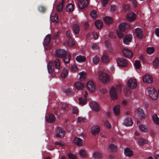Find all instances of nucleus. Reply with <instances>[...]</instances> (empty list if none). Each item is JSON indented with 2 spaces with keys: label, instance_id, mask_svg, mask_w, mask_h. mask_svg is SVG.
I'll list each match as a JSON object with an SVG mask.
<instances>
[{
  "label": "nucleus",
  "instance_id": "bb28decb",
  "mask_svg": "<svg viewBox=\"0 0 159 159\" xmlns=\"http://www.w3.org/2000/svg\"><path fill=\"white\" fill-rule=\"evenodd\" d=\"M51 39L50 34L47 35L44 39L43 44L46 45H48L50 43Z\"/></svg>",
  "mask_w": 159,
  "mask_h": 159
},
{
  "label": "nucleus",
  "instance_id": "4be33fe9",
  "mask_svg": "<svg viewBox=\"0 0 159 159\" xmlns=\"http://www.w3.org/2000/svg\"><path fill=\"white\" fill-rule=\"evenodd\" d=\"M63 57L64 62L66 64L68 63L70 59V55L68 53H66Z\"/></svg>",
  "mask_w": 159,
  "mask_h": 159
},
{
  "label": "nucleus",
  "instance_id": "338daca9",
  "mask_svg": "<svg viewBox=\"0 0 159 159\" xmlns=\"http://www.w3.org/2000/svg\"><path fill=\"white\" fill-rule=\"evenodd\" d=\"M62 108L64 110H67L68 109V107L67 105H63Z\"/></svg>",
  "mask_w": 159,
  "mask_h": 159
},
{
  "label": "nucleus",
  "instance_id": "f03ea898",
  "mask_svg": "<svg viewBox=\"0 0 159 159\" xmlns=\"http://www.w3.org/2000/svg\"><path fill=\"white\" fill-rule=\"evenodd\" d=\"M122 86L121 84H118L116 85V89H115L113 87L111 88L110 90V94L111 98L114 100H116L117 98V95L116 91L120 92Z\"/></svg>",
  "mask_w": 159,
  "mask_h": 159
},
{
  "label": "nucleus",
  "instance_id": "9d476101",
  "mask_svg": "<svg viewBox=\"0 0 159 159\" xmlns=\"http://www.w3.org/2000/svg\"><path fill=\"white\" fill-rule=\"evenodd\" d=\"M122 52L124 56L126 57L130 58L133 56V53L130 50L126 48H124L122 50Z\"/></svg>",
  "mask_w": 159,
  "mask_h": 159
},
{
  "label": "nucleus",
  "instance_id": "cd10ccee",
  "mask_svg": "<svg viewBox=\"0 0 159 159\" xmlns=\"http://www.w3.org/2000/svg\"><path fill=\"white\" fill-rule=\"evenodd\" d=\"M72 30L75 34L79 33L80 31L79 25L77 24H74L73 25Z\"/></svg>",
  "mask_w": 159,
  "mask_h": 159
},
{
  "label": "nucleus",
  "instance_id": "4468645a",
  "mask_svg": "<svg viewBox=\"0 0 159 159\" xmlns=\"http://www.w3.org/2000/svg\"><path fill=\"white\" fill-rule=\"evenodd\" d=\"M143 80L144 82L151 83L153 81V79L151 76L149 75H146L143 78Z\"/></svg>",
  "mask_w": 159,
  "mask_h": 159
},
{
  "label": "nucleus",
  "instance_id": "864d4df0",
  "mask_svg": "<svg viewBox=\"0 0 159 159\" xmlns=\"http://www.w3.org/2000/svg\"><path fill=\"white\" fill-rule=\"evenodd\" d=\"M39 10L41 12H44L46 10V8L44 6H41L39 7Z\"/></svg>",
  "mask_w": 159,
  "mask_h": 159
},
{
  "label": "nucleus",
  "instance_id": "3c124183",
  "mask_svg": "<svg viewBox=\"0 0 159 159\" xmlns=\"http://www.w3.org/2000/svg\"><path fill=\"white\" fill-rule=\"evenodd\" d=\"M78 121L79 122H84L87 121V119L83 117H79L78 118Z\"/></svg>",
  "mask_w": 159,
  "mask_h": 159
},
{
  "label": "nucleus",
  "instance_id": "bf43d9fd",
  "mask_svg": "<svg viewBox=\"0 0 159 159\" xmlns=\"http://www.w3.org/2000/svg\"><path fill=\"white\" fill-rule=\"evenodd\" d=\"M92 34L95 39H96L98 38V35L96 32H93L92 33Z\"/></svg>",
  "mask_w": 159,
  "mask_h": 159
},
{
  "label": "nucleus",
  "instance_id": "a211bd4d",
  "mask_svg": "<svg viewBox=\"0 0 159 159\" xmlns=\"http://www.w3.org/2000/svg\"><path fill=\"white\" fill-rule=\"evenodd\" d=\"M73 142L77 146H81L83 144V141L82 139L77 137L74 138Z\"/></svg>",
  "mask_w": 159,
  "mask_h": 159
},
{
  "label": "nucleus",
  "instance_id": "0eeeda50",
  "mask_svg": "<svg viewBox=\"0 0 159 159\" xmlns=\"http://www.w3.org/2000/svg\"><path fill=\"white\" fill-rule=\"evenodd\" d=\"M117 65L119 66L124 67L126 66L127 63V60L122 58H119L116 60Z\"/></svg>",
  "mask_w": 159,
  "mask_h": 159
},
{
  "label": "nucleus",
  "instance_id": "5fc2aeb1",
  "mask_svg": "<svg viewBox=\"0 0 159 159\" xmlns=\"http://www.w3.org/2000/svg\"><path fill=\"white\" fill-rule=\"evenodd\" d=\"M108 3V0H102L101 4L103 7H105Z\"/></svg>",
  "mask_w": 159,
  "mask_h": 159
},
{
  "label": "nucleus",
  "instance_id": "6e6552de",
  "mask_svg": "<svg viewBox=\"0 0 159 159\" xmlns=\"http://www.w3.org/2000/svg\"><path fill=\"white\" fill-rule=\"evenodd\" d=\"M66 53L65 51L62 49H56L54 54L55 56L58 58H61Z\"/></svg>",
  "mask_w": 159,
  "mask_h": 159
},
{
  "label": "nucleus",
  "instance_id": "dca6fc26",
  "mask_svg": "<svg viewBox=\"0 0 159 159\" xmlns=\"http://www.w3.org/2000/svg\"><path fill=\"white\" fill-rule=\"evenodd\" d=\"M133 121L130 117L126 118L124 120L123 124L127 126H130L132 125Z\"/></svg>",
  "mask_w": 159,
  "mask_h": 159
},
{
  "label": "nucleus",
  "instance_id": "de8ad7c7",
  "mask_svg": "<svg viewBox=\"0 0 159 159\" xmlns=\"http://www.w3.org/2000/svg\"><path fill=\"white\" fill-rule=\"evenodd\" d=\"M139 129L143 132H145L147 131V129L145 127V126L143 124H140L139 126Z\"/></svg>",
  "mask_w": 159,
  "mask_h": 159
},
{
  "label": "nucleus",
  "instance_id": "09e8293b",
  "mask_svg": "<svg viewBox=\"0 0 159 159\" xmlns=\"http://www.w3.org/2000/svg\"><path fill=\"white\" fill-rule=\"evenodd\" d=\"M99 60V57L97 55L93 58V61L94 64H96L98 63Z\"/></svg>",
  "mask_w": 159,
  "mask_h": 159
},
{
  "label": "nucleus",
  "instance_id": "f704fd0d",
  "mask_svg": "<svg viewBox=\"0 0 159 159\" xmlns=\"http://www.w3.org/2000/svg\"><path fill=\"white\" fill-rule=\"evenodd\" d=\"M152 119L156 124L159 125V118L157 114H155L153 116Z\"/></svg>",
  "mask_w": 159,
  "mask_h": 159
},
{
  "label": "nucleus",
  "instance_id": "2f4dec72",
  "mask_svg": "<svg viewBox=\"0 0 159 159\" xmlns=\"http://www.w3.org/2000/svg\"><path fill=\"white\" fill-rule=\"evenodd\" d=\"M120 106L118 105L115 106L113 107V111L115 114L118 115L120 113Z\"/></svg>",
  "mask_w": 159,
  "mask_h": 159
},
{
  "label": "nucleus",
  "instance_id": "20e7f679",
  "mask_svg": "<svg viewBox=\"0 0 159 159\" xmlns=\"http://www.w3.org/2000/svg\"><path fill=\"white\" fill-rule=\"evenodd\" d=\"M148 92L149 97L155 100L157 98V92L154 88H148Z\"/></svg>",
  "mask_w": 159,
  "mask_h": 159
},
{
  "label": "nucleus",
  "instance_id": "6e6d98bb",
  "mask_svg": "<svg viewBox=\"0 0 159 159\" xmlns=\"http://www.w3.org/2000/svg\"><path fill=\"white\" fill-rule=\"evenodd\" d=\"M69 157L71 159H76V157L75 155L72 154L71 153H70L68 155Z\"/></svg>",
  "mask_w": 159,
  "mask_h": 159
},
{
  "label": "nucleus",
  "instance_id": "393cba45",
  "mask_svg": "<svg viewBox=\"0 0 159 159\" xmlns=\"http://www.w3.org/2000/svg\"><path fill=\"white\" fill-rule=\"evenodd\" d=\"M102 62L104 64L107 63L109 61V58L108 56L105 54H103L101 58Z\"/></svg>",
  "mask_w": 159,
  "mask_h": 159
},
{
  "label": "nucleus",
  "instance_id": "f257e3e1",
  "mask_svg": "<svg viewBox=\"0 0 159 159\" xmlns=\"http://www.w3.org/2000/svg\"><path fill=\"white\" fill-rule=\"evenodd\" d=\"M119 29L117 31V34L119 38H123L124 34L123 33L126 30L130 28V25L126 23L120 24L119 26Z\"/></svg>",
  "mask_w": 159,
  "mask_h": 159
},
{
  "label": "nucleus",
  "instance_id": "412c9836",
  "mask_svg": "<svg viewBox=\"0 0 159 159\" xmlns=\"http://www.w3.org/2000/svg\"><path fill=\"white\" fill-rule=\"evenodd\" d=\"M132 35L130 34L125 35L123 39L124 43L125 44H128L131 41L132 39Z\"/></svg>",
  "mask_w": 159,
  "mask_h": 159
},
{
  "label": "nucleus",
  "instance_id": "58836bf2",
  "mask_svg": "<svg viewBox=\"0 0 159 159\" xmlns=\"http://www.w3.org/2000/svg\"><path fill=\"white\" fill-rule=\"evenodd\" d=\"M93 157L95 159H99L101 157L102 155L98 152H95L93 154Z\"/></svg>",
  "mask_w": 159,
  "mask_h": 159
},
{
  "label": "nucleus",
  "instance_id": "ea45409f",
  "mask_svg": "<svg viewBox=\"0 0 159 159\" xmlns=\"http://www.w3.org/2000/svg\"><path fill=\"white\" fill-rule=\"evenodd\" d=\"M69 70L67 69H64L62 71L61 76L62 78H65L67 75Z\"/></svg>",
  "mask_w": 159,
  "mask_h": 159
},
{
  "label": "nucleus",
  "instance_id": "79ce46f5",
  "mask_svg": "<svg viewBox=\"0 0 159 159\" xmlns=\"http://www.w3.org/2000/svg\"><path fill=\"white\" fill-rule=\"evenodd\" d=\"M79 75L80 76V78L81 80H84L86 77V74L84 71L79 73Z\"/></svg>",
  "mask_w": 159,
  "mask_h": 159
},
{
  "label": "nucleus",
  "instance_id": "69168bd1",
  "mask_svg": "<svg viewBox=\"0 0 159 159\" xmlns=\"http://www.w3.org/2000/svg\"><path fill=\"white\" fill-rule=\"evenodd\" d=\"M116 8V7L114 5H112L111 6V11H114L115 10Z\"/></svg>",
  "mask_w": 159,
  "mask_h": 159
},
{
  "label": "nucleus",
  "instance_id": "e2e57ef3",
  "mask_svg": "<svg viewBox=\"0 0 159 159\" xmlns=\"http://www.w3.org/2000/svg\"><path fill=\"white\" fill-rule=\"evenodd\" d=\"M109 36L112 38H115V34L113 32H110L109 34Z\"/></svg>",
  "mask_w": 159,
  "mask_h": 159
},
{
  "label": "nucleus",
  "instance_id": "603ef678",
  "mask_svg": "<svg viewBox=\"0 0 159 159\" xmlns=\"http://www.w3.org/2000/svg\"><path fill=\"white\" fill-rule=\"evenodd\" d=\"M65 93L67 95H71L73 94V92L72 90L70 89H68L65 92Z\"/></svg>",
  "mask_w": 159,
  "mask_h": 159
},
{
  "label": "nucleus",
  "instance_id": "c85d7f7f",
  "mask_svg": "<svg viewBox=\"0 0 159 159\" xmlns=\"http://www.w3.org/2000/svg\"><path fill=\"white\" fill-rule=\"evenodd\" d=\"M74 8V7L73 4L72 3H69L67 5L66 9L67 11L70 12L73 11Z\"/></svg>",
  "mask_w": 159,
  "mask_h": 159
},
{
  "label": "nucleus",
  "instance_id": "8fccbe9b",
  "mask_svg": "<svg viewBox=\"0 0 159 159\" xmlns=\"http://www.w3.org/2000/svg\"><path fill=\"white\" fill-rule=\"evenodd\" d=\"M134 65L136 69H139L140 67V61L139 60L135 61Z\"/></svg>",
  "mask_w": 159,
  "mask_h": 159
},
{
  "label": "nucleus",
  "instance_id": "9b49d317",
  "mask_svg": "<svg viewBox=\"0 0 159 159\" xmlns=\"http://www.w3.org/2000/svg\"><path fill=\"white\" fill-rule=\"evenodd\" d=\"M87 87L89 90L90 92L93 91L95 89V85L91 81H89L87 84Z\"/></svg>",
  "mask_w": 159,
  "mask_h": 159
},
{
  "label": "nucleus",
  "instance_id": "a18cd8bd",
  "mask_svg": "<svg viewBox=\"0 0 159 159\" xmlns=\"http://www.w3.org/2000/svg\"><path fill=\"white\" fill-rule=\"evenodd\" d=\"M154 50V48L153 47H148L147 48V51L148 54H151L153 53Z\"/></svg>",
  "mask_w": 159,
  "mask_h": 159
},
{
  "label": "nucleus",
  "instance_id": "a878e982",
  "mask_svg": "<svg viewBox=\"0 0 159 159\" xmlns=\"http://www.w3.org/2000/svg\"><path fill=\"white\" fill-rule=\"evenodd\" d=\"M124 153L126 156L130 157L133 155V152L130 149L128 148H127L124 150Z\"/></svg>",
  "mask_w": 159,
  "mask_h": 159
},
{
  "label": "nucleus",
  "instance_id": "b1692460",
  "mask_svg": "<svg viewBox=\"0 0 159 159\" xmlns=\"http://www.w3.org/2000/svg\"><path fill=\"white\" fill-rule=\"evenodd\" d=\"M75 87L78 90H81L84 87V84L81 82H77L74 83Z\"/></svg>",
  "mask_w": 159,
  "mask_h": 159
},
{
  "label": "nucleus",
  "instance_id": "2eb2a0df",
  "mask_svg": "<svg viewBox=\"0 0 159 159\" xmlns=\"http://www.w3.org/2000/svg\"><path fill=\"white\" fill-rule=\"evenodd\" d=\"M47 67L49 73L52 74L53 72L54 69L53 61H50L48 63Z\"/></svg>",
  "mask_w": 159,
  "mask_h": 159
},
{
  "label": "nucleus",
  "instance_id": "6ab92c4d",
  "mask_svg": "<svg viewBox=\"0 0 159 159\" xmlns=\"http://www.w3.org/2000/svg\"><path fill=\"white\" fill-rule=\"evenodd\" d=\"M136 17V15L134 12L128 13L126 16L127 20L131 22L134 20Z\"/></svg>",
  "mask_w": 159,
  "mask_h": 159
},
{
  "label": "nucleus",
  "instance_id": "7ed1b4c3",
  "mask_svg": "<svg viewBox=\"0 0 159 159\" xmlns=\"http://www.w3.org/2000/svg\"><path fill=\"white\" fill-rule=\"evenodd\" d=\"M98 75L99 80L104 83H107L110 80L109 75L103 71H99Z\"/></svg>",
  "mask_w": 159,
  "mask_h": 159
},
{
  "label": "nucleus",
  "instance_id": "423d86ee",
  "mask_svg": "<svg viewBox=\"0 0 159 159\" xmlns=\"http://www.w3.org/2000/svg\"><path fill=\"white\" fill-rule=\"evenodd\" d=\"M127 85L129 88L135 89L137 86L136 80L135 79L131 78L128 81Z\"/></svg>",
  "mask_w": 159,
  "mask_h": 159
},
{
  "label": "nucleus",
  "instance_id": "5701e85b",
  "mask_svg": "<svg viewBox=\"0 0 159 159\" xmlns=\"http://www.w3.org/2000/svg\"><path fill=\"white\" fill-rule=\"evenodd\" d=\"M100 129L98 126L97 125L93 126L91 129V132L93 134H98L99 131Z\"/></svg>",
  "mask_w": 159,
  "mask_h": 159
},
{
  "label": "nucleus",
  "instance_id": "49530a36",
  "mask_svg": "<svg viewBox=\"0 0 159 159\" xmlns=\"http://www.w3.org/2000/svg\"><path fill=\"white\" fill-rule=\"evenodd\" d=\"M147 143V140L143 139H141L139 141V145L141 146H143L144 144Z\"/></svg>",
  "mask_w": 159,
  "mask_h": 159
},
{
  "label": "nucleus",
  "instance_id": "680f3d73",
  "mask_svg": "<svg viewBox=\"0 0 159 159\" xmlns=\"http://www.w3.org/2000/svg\"><path fill=\"white\" fill-rule=\"evenodd\" d=\"M96 14V12L95 11H92L90 13V16L93 17H94L95 16Z\"/></svg>",
  "mask_w": 159,
  "mask_h": 159
},
{
  "label": "nucleus",
  "instance_id": "39448f33",
  "mask_svg": "<svg viewBox=\"0 0 159 159\" xmlns=\"http://www.w3.org/2000/svg\"><path fill=\"white\" fill-rule=\"evenodd\" d=\"M89 4L88 0H79L77 5L79 9H83L86 7Z\"/></svg>",
  "mask_w": 159,
  "mask_h": 159
},
{
  "label": "nucleus",
  "instance_id": "1a4fd4ad",
  "mask_svg": "<svg viewBox=\"0 0 159 159\" xmlns=\"http://www.w3.org/2000/svg\"><path fill=\"white\" fill-rule=\"evenodd\" d=\"M65 132L63 129L61 127H58L56 130V135L57 137L60 138H63L64 136Z\"/></svg>",
  "mask_w": 159,
  "mask_h": 159
},
{
  "label": "nucleus",
  "instance_id": "72a5a7b5",
  "mask_svg": "<svg viewBox=\"0 0 159 159\" xmlns=\"http://www.w3.org/2000/svg\"><path fill=\"white\" fill-rule=\"evenodd\" d=\"M64 1V0H61V3L58 4L57 7V10L59 12L61 11L63 8V5Z\"/></svg>",
  "mask_w": 159,
  "mask_h": 159
},
{
  "label": "nucleus",
  "instance_id": "4c0bfd02",
  "mask_svg": "<svg viewBox=\"0 0 159 159\" xmlns=\"http://www.w3.org/2000/svg\"><path fill=\"white\" fill-rule=\"evenodd\" d=\"M153 65L155 68L159 67V60L158 58L156 57L153 61Z\"/></svg>",
  "mask_w": 159,
  "mask_h": 159
},
{
  "label": "nucleus",
  "instance_id": "052dcab7",
  "mask_svg": "<svg viewBox=\"0 0 159 159\" xmlns=\"http://www.w3.org/2000/svg\"><path fill=\"white\" fill-rule=\"evenodd\" d=\"M66 36L69 37V38H72V34L70 31H68L66 34Z\"/></svg>",
  "mask_w": 159,
  "mask_h": 159
},
{
  "label": "nucleus",
  "instance_id": "a19ab883",
  "mask_svg": "<svg viewBox=\"0 0 159 159\" xmlns=\"http://www.w3.org/2000/svg\"><path fill=\"white\" fill-rule=\"evenodd\" d=\"M80 155L82 157H87V154L86 151L84 149L80 150L79 152Z\"/></svg>",
  "mask_w": 159,
  "mask_h": 159
},
{
  "label": "nucleus",
  "instance_id": "0e129e2a",
  "mask_svg": "<svg viewBox=\"0 0 159 159\" xmlns=\"http://www.w3.org/2000/svg\"><path fill=\"white\" fill-rule=\"evenodd\" d=\"M72 111L73 113L75 114L76 113L78 112V109L76 107H73V109L72 110Z\"/></svg>",
  "mask_w": 159,
  "mask_h": 159
},
{
  "label": "nucleus",
  "instance_id": "c9c22d12",
  "mask_svg": "<svg viewBox=\"0 0 159 159\" xmlns=\"http://www.w3.org/2000/svg\"><path fill=\"white\" fill-rule=\"evenodd\" d=\"M75 59L77 61L79 62H84L85 61L86 58L84 56L79 55L77 56Z\"/></svg>",
  "mask_w": 159,
  "mask_h": 159
},
{
  "label": "nucleus",
  "instance_id": "c03bdc74",
  "mask_svg": "<svg viewBox=\"0 0 159 159\" xmlns=\"http://www.w3.org/2000/svg\"><path fill=\"white\" fill-rule=\"evenodd\" d=\"M79 102L80 104L84 105L86 103V99L85 98L83 99L82 98H80L79 99Z\"/></svg>",
  "mask_w": 159,
  "mask_h": 159
},
{
  "label": "nucleus",
  "instance_id": "4d7b16f0",
  "mask_svg": "<svg viewBox=\"0 0 159 159\" xmlns=\"http://www.w3.org/2000/svg\"><path fill=\"white\" fill-rule=\"evenodd\" d=\"M91 48L94 49H98V45L96 43H93L90 45Z\"/></svg>",
  "mask_w": 159,
  "mask_h": 159
},
{
  "label": "nucleus",
  "instance_id": "f8f14e48",
  "mask_svg": "<svg viewBox=\"0 0 159 159\" xmlns=\"http://www.w3.org/2000/svg\"><path fill=\"white\" fill-rule=\"evenodd\" d=\"M89 105L93 110L98 111L99 110V104L96 102H91L89 103Z\"/></svg>",
  "mask_w": 159,
  "mask_h": 159
},
{
  "label": "nucleus",
  "instance_id": "7c9ffc66",
  "mask_svg": "<svg viewBox=\"0 0 159 159\" xmlns=\"http://www.w3.org/2000/svg\"><path fill=\"white\" fill-rule=\"evenodd\" d=\"M95 25L97 28L98 29H101L102 26V22L101 20H97L95 22Z\"/></svg>",
  "mask_w": 159,
  "mask_h": 159
},
{
  "label": "nucleus",
  "instance_id": "37998d69",
  "mask_svg": "<svg viewBox=\"0 0 159 159\" xmlns=\"http://www.w3.org/2000/svg\"><path fill=\"white\" fill-rule=\"evenodd\" d=\"M109 148L112 152H114L116 150L117 147L116 146L113 144H111L109 145Z\"/></svg>",
  "mask_w": 159,
  "mask_h": 159
},
{
  "label": "nucleus",
  "instance_id": "473e14b6",
  "mask_svg": "<svg viewBox=\"0 0 159 159\" xmlns=\"http://www.w3.org/2000/svg\"><path fill=\"white\" fill-rule=\"evenodd\" d=\"M104 20L105 23L107 24H111L113 22V20L111 17L109 16H107L104 18Z\"/></svg>",
  "mask_w": 159,
  "mask_h": 159
},
{
  "label": "nucleus",
  "instance_id": "ddd939ff",
  "mask_svg": "<svg viewBox=\"0 0 159 159\" xmlns=\"http://www.w3.org/2000/svg\"><path fill=\"white\" fill-rule=\"evenodd\" d=\"M136 114L138 115L140 119H144L145 117V115L143 110L140 108L137 109L136 111Z\"/></svg>",
  "mask_w": 159,
  "mask_h": 159
},
{
  "label": "nucleus",
  "instance_id": "13d9d810",
  "mask_svg": "<svg viewBox=\"0 0 159 159\" xmlns=\"http://www.w3.org/2000/svg\"><path fill=\"white\" fill-rule=\"evenodd\" d=\"M105 125H106L108 128H110L111 127V125L107 120H106L104 122Z\"/></svg>",
  "mask_w": 159,
  "mask_h": 159
},
{
  "label": "nucleus",
  "instance_id": "e433bc0d",
  "mask_svg": "<svg viewBox=\"0 0 159 159\" xmlns=\"http://www.w3.org/2000/svg\"><path fill=\"white\" fill-rule=\"evenodd\" d=\"M75 44V42L72 38H69L67 43V44L69 47L73 46Z\"/></svg>",
  "mask_w": 159,
  "mask_h": 159
},
{
  "label": "nucleus",
  "instance_id": "aec40b11",
  "mask_svg": "<svg viewBox=\"0 0 159 159\" xmlns=\"http://www.w3.org/2000/svg\"><path fill=\"white\" fill-rule=\"evenodd\" d=\"M134 31L136 36L139 39H142L143 37V31L142 30L138 28L135 29Z\"/></svg>",
  "mask_w": 159,
  "mask_h": 159
},
{
  "label": "nucleus",
  "instance_id": "f3484780",
  "mask_svg": "<svg viewBox=\"0 0 159 159\" xmlns=\"http://www.w3.org/2000/svg\"><path fill=\"white\" fill-rule=\"evenodd\" d=\"M45 119L48 123H51L55 121L56 118L53 114H51L45 117Z\"/></svg>",
  "mask_w": 159,
  "mask_h": 159
},
{
  "label": "nucleus",
  "instance_id": "774afa93",
  "mask_svg": "<svg viewBox=\"0 0 159 159\" xmlns=\"http://www.w3.org/2000/svg\"><path fill=\"white\" fill-rule=\"evenodd\" d=\"M155 31L157 35L159 37V28H156Z\"/></svg>",
  "mask_w": 159,
  "mask_h": 159
},
{
  "label": "nucleus",
  "instance_id": "c756f323",
  "mask_svg": "<svg viewBox=\"0 0 159 159\" xmlns=\"http://www.w3.org/2000/svg\"><path fill=\"white\" fill-rule=\"evenodd\" d=\"M55 67L58 70H59L61 66V63L60 60L57 58H56L54 60Z\"/></svg>",
  "mask_w": 159,
  "mask_h": 159
}]
</instances>
